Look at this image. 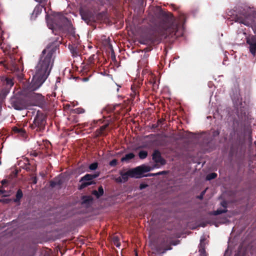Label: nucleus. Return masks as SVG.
Wrapping results in <instances>:
<instances>
[{"mask_svg": "<svg viewBox=\"0 0 256 256\" xmlns=\"http://www.w3.org/2000/svg\"><path fill=\"white\" fill-rule=\"evenodd\" d=\"M53 63L52 51L50 48L44 50L36 66L35 73L30 84L24 88V95L27 96V91L30 92L36 90L42 85L49 76Z\"/></svg>", "mask_w": 256, "mask_h": 256, "instance_id": "f257e3e1", "label": "nucleus"}, {"mask_svg": "<svg viewBox=\"0 0 256 256\" xmlns=\"http://www.w3.org/2000/svg\"><path fill=\"white\" fill-rule=\"evenodd\" d=\"M160 14L163 19L164 22L160 27V33L164 34L176 32L178 28L184 20V15L180 16L178 18H174L171 13L160 11Z\"/></svg>", "mask_w": 256, "mask_h": 256, "instance_id": "f03ea898", "label": "nucleus"}, {"mask_svg": "<svg viewBox=\"0 0 256 256\" xmlns=\"http://www.w3.org/2000/svg\"><path fill=\"white\" fill-rule=\"evenodd\" d=\"M46 20L48 24V26L49 28L52 30V32H54V30L57 29L64 32L68 31L70 34L74 35V31L72 26V25L70 22L64 16L58 14L54 16V20L56 21V23L53 24L52 20H50L48 18V16L47 14L46 16Z\"/></svg>", "mask_w": 256, "mask_h": 256, "instance_id": "7ed1b4c3", "label": "nucleus"}, {"mask_svg": "<svg viewBox=\"0 0 256 256\" xmlns=\"http://www.w3.org/2000/svg\"><path fill=\"white\" fill-rule=\"evenodd\" d=\"M152 168L146 165H142L134 168H132L126 172H120L122 179L124 182L128 181L129 178H140L144 172L150 171Z\"/></svg>", "mask_w": 256, "mask_h": 256, "instance_id": "20e7f679", "label": "nucleus"}, {"mask_svg": "<svg viewBox=\"0 0 256 256\" xmlns=\"http://www.w3.org/2000/svg\"><path fill=\"white\" fill-rule=\"evenodd\" d=\"M150 241V246L153 252L158 254H164L166 251L172 249V245L176 246L179 244V241Z\"/></svg>", "mask_w": 256, "mask_h": 256, "instance_id": "39448f33", "label": "nucleus"}, {"mask_svg": "<svg viewBox=\"0 0 256 256\" xmlns=\"http://www.w3.org/2000/svg\"><path fill=\"white\" fill-rule=\"evenodd\" d=\"M46 116L40 111L36 112V114L34 118L33 124H32V128L33 129L36 128V130H42L45 126Z\"/></svg>", "mask_w": 256, "mask_h": 256, "instance_id": "423d86ee", "label": "nucleus"}, {"mask_svg": "<svg viewBox=\"0 0 256 256\" xmlns=\"http://www.w3.org/2000/svg\"><path fill=\"white\" fill-rule=\"evenodd\" d=\"M231 98L236 107L237 108H240L242 106V100L238 88L236 87L232 90Z\"/></svg>", "mask_w": 256, "mask_h": 256, "instance_id": "0eeeda50", "label": "nucleus"}, {"mask_svg": "<svg viewBox=\"0 0 256 256\" xmlns=\"http://www.w3.org/2000/svg\"><path fill=\"white\" fill-rule=\"evenodd\" d=\"M98 174H86L81 178L80 182L81 184L80 186V189H82L88 186L93 184L92 180L98 176Z\"/></svg>", "mask_w": 256, "mask_h": 256, "instance_id": "6e6552de", "label": "nucleus"}, {"mask_svg": "<svg viewBox=\"0 0 256 256\" xmlns=\"http://www.w3.org/2000/svg\"><path fill=\"white\" fill-rule=\"evenodd\" d=\"M11 107L16 110H22L25 108L26 106L24 102L16 97L12 98L10 100Z\"/></svg>", "mask_w": 256, "mask_h": 256, "instance_id": "1a4fd4ad", "label": "nucleus"}, {"mask_svg": "<svg viewBox=\"0 0 256 256\" xmlns=\"http://www.w3.org/2000/svg\"><path fill=\"white\" fill-rule=\"evenodd\" d=\"M152 160L156 163L154 168H158L166 164L165 160L162 158L158 150H155L153 153Z\"/></svg>", "mask_w": 256, "mask_h": 256, "instance_id": "9d476101", "label": "nucleus"}, {"mask_svg": "<svg viewBox=\"0 0 256 256\" xmlns=\"http://www.w3.org/2000/svg\"><path fill=\"white\" fill-rule=\"evenodd\" d=\"M246 42L250 46L249 48L250 52L254 56L256 52V36H252L247 38Z\"/></svg>", "mask_w": 256, "mask_h": 256, "instance_id": "9b49d317", "label": "nucleus"}, {"mask_svg": "<svg viewBox=\"0 0 256 256\" xmlns=\"http://www.w3.org/2000/svg\"><path fill=\"white\" fill-rule=\"evenodd\" d=\"M237 22L247 26H252V16H249L246 18V20H242L241 18H238L237 20Z\"/></svg>", "mask_w": 256, "mask_h": 256, "instance_id": "f8f14e48", "label": "nucleus"}, {"mask_svg": "<svg viewBox=\"0 0 256 256\" xmlns=\"http://www.w3.org/2000/svg\"><path fill=\"white\" fill-rule=\"evenodd\" d=\"M134 157V155L133 153H129L126 154L124 157L121 158L122 162H128L130 160L132 159Z\"/></svg>", "mask_w": 256, "mask_h": 256, "instance_id": "ddd939ff", "label": "nucleus"}, {"mask_svg": "<svg viewBox=\"0 0 256 256\" xmlns=\"http://www.w3.org/2000/svg\"><path fill=\"white\" fill-rule=\"evenodd\" d=\"M205 246L204 241H201L200 243V246L199 248V252L200 253V256H206V252L204 248V246Z\"/></svg>", "mask_w": 256, "mask_h": 256, "instance_id": "4468645a", "label": "nucleus"}, {"mask_svg": "<svg viewBox=\"0 0 256 256\" xmlns=\"http://www.w3.org/2000/svg\"><path fill=\"white\" fill-rule=\"evenodd\" d=\"M104 194V190L102 186H100L98 188V191L94 190L92 194L96 196L97 198H98Z\"/></svg>", "mask_w": 256, "mask_h": 256, "instance_id": "2eb2a0df", "label": "nucleus"}, {"mask_svg": "<svg viewBox=\"0 0 256 256\" xmlns=\"http://www.w3.org/2000/svg\"><path fill=\"white\" fill-rule=\"evenodd\" d=\"M42 8H43V6H42L40 5V4L38 5L37 6H36V8L34 9L33 13H32V15L35 14L36 16H38V14L41 13V12H42Z\"/></svg>", "mask_w": 256, "mask_h": 256, "instance_id": "dca6fc26", "label": "nucleus"}, {"mask_svg": "<svg viewBox=\"0 0 256 256\" xmlns=\"http://www.w3.org/2000/svg\"><path fill=\"white\" fill-rule=\"evenodd\" d=\"M13 131L16 133L20 134L22 136H24V134L25 132L24 130L23 129L20 128H18L16 127L14 128Z\"/></svg>", "mask_w": 256, "mask_h": 256, "instance_id": "f3484780", "label": "nucleus"}, {"mask_svg": "<svg viewBox=\"0 0 256 256\" xmlns=\"http://www.w3.org/2000/svg\"><path fill=\"white\" fill-rule=\"evenodd\" d=\"M138 156L140 158L144 159L147 156L148 152L145 150H141Z\"/></svg>", "mask_w": 256, "mask_h": 256, "instance_id": "a211bd4d", "label": "nucleus"}, {"mask_svg": "<svg viewBox=\"0 0 256 256\" xmlns=\"http://www.w3.org/2000/svg\"><path fill=\"white\" fill-rule=\"evenodd\" d=\"M252 134V130L250 128H248L247 130L245 132V134L248 135V139L250 140V142L252 141V136H251Z\"/></svg>", "mask_w": 256, "mask_h": 256, "instance_id": "6ab92c4d", "label": "nucleus"}, {"mask_svg": "<svg viewBox=\"0 0 256 256\" xmlns=\"http://www.w3.org/2000/svg\"><path fill=\"white\" fill-rule=\"evenodd\" d=\"M5 80H6V83L7 86H9L10 88L13 86L14 82L12 79L8 78H6Z\"/></svg>", "mask_w": 256, "mask_h": 256, "instance_id": "aec40b11", "label": "nucleus"}, {"mask_svg": "<svg viewBox=\"0 0 256 256\" xmlns=\"http://www.w3.org/2000/svg\"><path fill=\"white\" fill-rule=\"evenodd\" d=\"M216 176L217 174L216 173H211L207 175L206 178L207 180H210L216 178Z\"/></svg>", "mask_w": 256, "mask_h": 256, "instance_id": "412c9836", "label": "nucleus"}, {"mask_svg": "<svg viewBox=\"0 0 256 256\" xmlns=\"http://www.w3.org/2000/svg\"><path fill=\"white\" fill-rule=\"evenodd\" d=\"M98 167V164L94 162L90 164L89 168L90 170H95Z\"/></svg>", "mask_w": 256, "mask_h": 256, "instance_id": "4be33fe9", "label": "nucleus"}, {"mask_svg": "<svg viewBox=\"0 0 256 256\" xmlns=\"http://www.w3.org/2000/svg\"><path fill=\"white\" fill-rule=\"evenodd\" d=\"M22 196V192L20 190H18L16 194V199L18 200H19L20 198H21Z\"/></svg>", "mask_w": 256, "mask_h": 256, "instance_id": "5701e85b", "label": "nucleus"}, {"mask_svg": "<svg viewBox=\"0 0 256 256\" xmlns=\"http://www.w3.org/2000/svg\"><path fill=\"white\" fill-rule=\"evenodd\" d=\"M235 256H244V250L240 248Z\"/></svg>", "mask_w": 256, "mask_h": 256, "instance_id": "b1692460", "label": "nucleus"}, {"mask_svg": "<svg viewBox=\"0 0 256 256\" xmlns=\"http://www.w3.org/2000/svg\"><path fill=\"white\" fill-rule=\"evenodd\" d=\"M226 212V208H224V210H217L214 212V214H219L225 212Z\"/></svg>", "mask_w": 256, "mask_h": 256, "instance_id": "393cba45", "label": "nucleus"}, {"mask_svg": "<svg viewBox=\"0 0 256 256\" xmlns=\"http://www.w3.org/2000/svg\"><path fill=\"white\" fill-rule=\"evenodd\" d=\"M114 180L116 182H119V183H124L122 181V179L121 176H118V178H114Z\"/></svg>", "mask_w": 256, "mask_h": 256, "instance_id": "a878e982", "label": "nucleus"}, {"mask_svg": "<svg viewBox=\"0 0 256 256\" xmlns=\"http://www.w3.org/2000/svg\"><path fill=\"white\" fill-rule=\"evenodd\" d=\"M117 164V160L116 159L112 160L110 162V165L112 166H116Z\"/></svg>", "mask_w": 256, "mask_h": 256, "instance_id": "bb28decb", "label": "nucleus"}, {"mask_svg": "<svg viewBox=\"0 0 256 256\" xmlns=\"http://www.w3.org/2000/svg\"><path fill=\"white\" fill-rule=\"evenodd\" d=\"M166 173V172L162 171V172H158L156 174H151L150 176L160 175V174H165Z\"/></svg>", "mask_w": 256, "mask_h": 256, "instance_id": "cd10ccee", "label": "nucleus"}, {"mask_svg": "<svg viewBox=\"0 0 256 256\" xmlns=\"http://www.w3.org/2000/svg\"><path fill=\"white\" fill-rule=\"evenodd\" d=\"M114 244L116 247H119L120 246L119 241H114Z\"/></svg>", "mask_w": 256, "mask_h": 256, "instance_id": "c85d7f7f", "label": "nucleus"}, {"mask_svg": "<svg viewBox=\"0 0 256 256\" xmlns=\"http://www.w3.org/2000/svg\"><path fill=\"white\" fill-rule=\"evenodd\" d=\"M146 186V185H145L144 184H141L140 186V189L142 190V189L145 188Z\"/></svg>", "mask_w": 256, "mask_h": 256, "instance_id": "c756f323", "label": "nucleus"}, {"mask_svg": "<svg viewBox=\"0 0 256 256\" xmlns=\"http://www.w3.org/2000/svg\"><path fill=\"white\" fill-rule=\"evenodd\" d=\"M7 182H7V180H2V184L4 185V184H6L7 183Z\"/></svg>", "mask_w": 256, "mask_h": 256, "instance_id": "7c9ffc66", "label": "nucleus"}, {"mask_svg": "<svg viewBox=\"0 0 256 256\" xmlns=\"http://www.w3.org/2000/svg\"><path fill=\"white\" fill-rule=\"evenodd\" d=\"M89 80L88 78H84L82 79L83 82H87Z\"/></svg>", "mask_w": 256, "mask_h": 256, "instance_id": "2f4dec72", "label": "nucleus"}, {"mask_svg": "<svg viewBox=\"0 0 256 256\" xmlns=\"http://www.w3.org/2000/svg\"><path fill=\"white\" fill-rule=\"evenodd\" d=\"M120 238H118V236H116L114 237L112 240H120Z\"/></svg>", "mask_w": 256, "mask_h": 256, "instance_id": "473e14b6", "label": "nucleus"}, {"mask_svg": "<svg viewBox=\"0 0 256 256\" xmlns=\"http://www.w3.org/2000/svg\"><path fill=\"white\" fill-rule=\"evenodd\" d=\"M106 126H102L101 127V128L102 130H103L106 128Z\"/></svg>", "mask_w": 256, "mask_h": 256, "instance_id": "72a5a7b5", "label": "nucleus"}, {"mask_svg": "<svg viewBox=\"0 0 256 256\" xmlns=\"http://www.w3.org/2000/svg\"><path fill=\"white\" fill-rule=\"evenodd\" d=\"M82 18L83 20H84L85 21L86 20V19L84 18V16L82 14Z\"/></svg>", "mask_w": 256, "mask_h": 256, "instance_id": "f704fd0d", "label": "nucleus"}, {"mask_svg": "<svg viewBox=\"0 0 256 256\" xmlns=\"http://www.w3.org/2000/svg\"><path fill=\"white\" fill-rule=\"evenodd\" d=\"M141 43L142 44H146V42H141Z\"/></svg>", "mask_w": 256, "mask_h": 256, "instance_id": "c9c22d12", "label": "nucleus"}, {"mask_svg": "<svg viewBox=\"0 0 256 256\" xmlns=\"http://www.w3.org/2000/svg\"><path fill=\"white\" fill-rule=\"evenodd\" d=\"M118 88H117L116 91H117V92H118V90H119V88H120V86H118Z\"/></svg>", "mask_w": 256, "mask_h": 256, "instance_id": "e433bc0d", "label": "nucleus"}, {"mask_svg": "<svg viewBox=\"0 0 256 256\" xmlns=\"http://www.w3.org/2000/svg\"><path fill=\"white\" fill-rule=\"evenodd\" d=\"M35 0L36 2H41V0Z\"/></svg>", "mask_w": 256, "mask_h": 256, "instance_id": "4c0bfd02", "label": "nucleus"}, {"mask_svg": "<svg viewBox=\"0 0 256 256\" xmlns=\"http://www.w3.org/2000/svg\"><path fill=\"white\" fill-rule=\"evenodd\" d=\"M2 191L0 190V194H2Z\"/></svg>", "mask_w": 256, "mask_h": 256, "instance_id": "58836bf2", "label": "nucleus"}, {"mask_svg": "<svg viewBox=\"0 0 256 256\" xmlns=\"http://www.w3.org/2000/svg\"><path fill=\"white\" fill-rule=\"evenodd\" d=\"M204 192H205V191L203 192L202 194H204Z\"/></svg>", "mask_w": 256, "mask_h": 256, "instance_id": "ea45409f", "label": "nucleus"}, {"mask_svg": "<svg viewBox=\"0 0 256 256\" xmlns=\"http://www.w3.org/2000/svg\"><path fill=\"white\" fill-rule=\"evenodd\" d=\"M254 144H256V140L254 142Z\"/></svg>", "mask_w": 256, "mask_h": 256, "instance_id": "a19ab883", "label": "nucleus"}, {"mask_svg": "<svg viewBox=\"0 0 256 256\" xmlns=\"http://www.w3.org/2000/svg\"><path fill=\"white\" fill-rule=\"evenodd\" d=\"M228 245L229 246L230 245V243L228 242ZM228 248L229 249V247Z\"/></svg>", "mask_w": 256, "mask_h": 256, "instance_id": "79ce46f5", "label": "nucleus"}, {"mask_svg": "<svg viewBox=\"0 0 256 256\" xmlns=\"http://www.w3.org/2000/svg\"><path fill=\"white\" fill-rule=\"evenodd\" d=\"M136 256H138V255L136 254Z\"/></svg>", "mask_w": 256, "mask_h": 256, "instance_id": "37998d69", "label": "nucleus"}]
</instances>
